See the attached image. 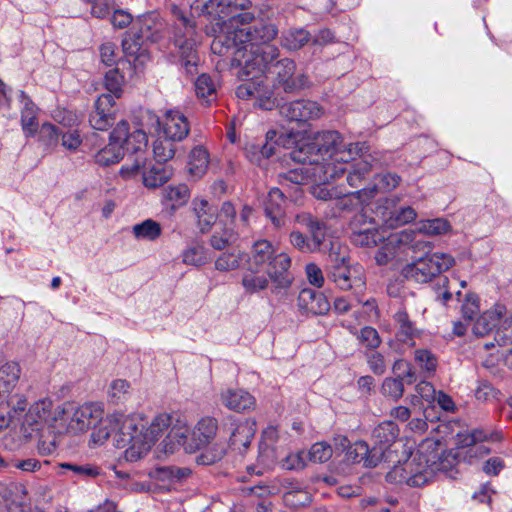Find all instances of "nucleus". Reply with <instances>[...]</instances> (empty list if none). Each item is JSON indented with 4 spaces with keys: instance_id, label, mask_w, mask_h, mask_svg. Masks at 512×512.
Here are the masks:
<instances>
[{
    "instance_id": "603ef678",
    "label": "nucleus",
    "mask_w": 512,
    "mask_h": 512,
    "mask_svg": "<svg viewBox=\"0 0 512 512\" xmlns=\"http://www.w3.org/2000/svg\"><path fill=\"white\" fill-rule=\"evenodd\" d=\"M450 229V224L443 218H436L431 220H426L421 223L418 230L419 233L427 234V235H441L448 232Z\"/></svg>"
},
{
    "instance_id": "f257e3e1",
    "label": "nucleus",
    "mask_w": 512,
    "mask_h": 512,
    "mask_svg": "<svg viewBox=\"0 0 512 512\" xmlns=\"http://www.w3.org/2000/svg\"><path fill=\"white\" fill-rule=\"evenodd\" d=\"M171 425L172 416L168 413H160L148 423L143 414L116 412L107 416L92 437L94 441L102 442L114 433L115 445L126 449V459L137 461L151 450Z\"/></svg>"
},
{
    "instance_id": "cd10ccee",
    "label": "nucleus",
    "mask_w": 512,
    "mask_h": 512,
    "mask_svg": "<svg viewBox=\"0 0 512 512\" xmlns=\"http://www.w3.org/2000/svg\"><path fill=\"white\" fill-rule=\"evenodd\" d=\"M503 438V433L500 430L475 429L464 438L463 442L466 446H473L475 454L484 456L491 450L483 442L499 443Z\"/></svg>"
},
{
    "instance_id": "7c9ffc66",
    "label": "nucleus",
    "mask_w": 512,
    "mask_h": 512,
    "mask_svg": "<svg viewBox=\"0 0 512 512\" xmlns=\"http://www.w3.org/2000/svg\"><path fill=\"white\" fill-rule=\"evenodd\" d=\"M399 435V429L393 421L380 423L373 431V447L379 448L383 453V459L388 457L389 449Z\"/></svg>"
},
{
    "instance_id": "473e14b6",
    "label": "nucleus",
    "mask_w": 512,
    "mask_h": 512,
    "mask_svg": "<svg viewBox=\"0 0 512 512\" xmlns=\"http://www.w3.org/2000/svg\"><path fill=\"white\" fill-rule=\"evenodd\" d=\"M192 209L200 231L208 232L217 220V209L203 198L193 199Z\"/></svg>"
},
{
    "instance_id": "9d476101",
    "label": "nucleus",
    "mask_w": 512,
    "mask_h": 512,
    "mask_svg": "<svg viewBox=\"0 0 512 512\" xmlns=\"http://www.w3.org/2000/svg\"><path fill=\"white\" fill-rule=\"evenodd\" d=\"M313 135H308L297 140L294 148L290 152V157L294 162L309 164L313 168V175L321 182L339 178L344 168L334 163H321L320 154H318L314 145Z\"/></svg>"
},
{
    "instance_id": "5fc2aeb1",
    "label": "nucleus",
    "mask_w": 512,
    "mask_h": 512,
    "mask_svg": "<svg viewBox=\"0 0 512 512\" xmlns=\"http://www.w3.org/2000/svg\"><path fill=\"white\" fill-rule=\"evenodd\" d=\"M191 473L188 468H179L175 466H166L157 469V477L161 480L177 482L186 478Z\"/></svg>"
},
{
    "instance_id": "bb28decb",
    "label": "nucleus",
    "mask_w": 512,
    "mask_h": 512,
    "mask_svg": "<svg viewBox=\"0 0 512 512\" xmlns=\"http://www.w3.org/2000/svg\"><path fill=\"white\" fill-rule=\"evenodd\" d=\"M298 307L313 315H325L331 308L326 296L310 288L302 289L298 295Z\"/></svg>"
},
{
    "instance_id": "f8f14e48",
    "label": "nucleus",
    "mask_w": 512,
    "mask_h": 512,
    "mask_svg": "<svg viewBox=\"0 0 512 512\" xmlns=\"http://www.w3.org/2000/svg\"><path fill=\"white\" fill-rule=\"evenodd\" d=\"M250 6V0H208L203 12L223 22L228 20L234 29L238 24H249L254 19V14L246 11Z\"/></svg>"
},
{
    "instance_id": "6ab92c4d",
    "label": "nucleus",
    "mask_w": 512,
    "mask_h": 512,
    "mask_svg": "<svg viewBox=\"0 0 512 512\" xmlns=\"http://www.w3.org/2000/svg\"><path fill=\"white\" fill-rule=\"evenodd\" d=\"M256 424L252 420H243L236 421L234 419H229V422L225 424V429L229 434V444L230 446L242 452L246 450L256 432Z\"/></svg>"
},
{
    "instance_id": "3c124183",
    "label": "nucleus",
    "mask_w": 512,
    "mask_h": 512,
    "mask_svg": "<svg viewBox=\"0 0 512 512\" xmlns=\"http://www.w3.org/2000/svg\"><path fill=\"white\" fill-rule=\"evenodd\" d=\"M414 360L416 365L426 374L430 375L435 372L437 359L431 351L427 349H417L415 351Z\"/></svg>"
},
{
    "instance_id": "4468645a",
    "label": "nucleus",
    "mask_w": 512,
    "mask_h": 512,
    "mask_svg": "<svg viewBox=\"0 0 512 512\" xmlns=\"http://www.w3.org/2000/svg\"><path fill=\"white\" fill-rule=\"evenodd\" d=\"M61 416V408L53 409L51 399H39L29 406L21 422L20 431L25 437H31L33 432L39 431L44 425L53 426L61 420Z\"/></svg>"
},
{
    "instance_id": "0e129e2a",
    "label": "nucleus",
    "mask_w": 512,
    "mask_h": 512,
    "mask_svg": "<svg viewBox=\"0 0 512 512\" xmlns=\"http://www.w3.org/2000/svg\"><path fill=\"white\" fill-rule=\"evenodd\" d=\"M62 469H67L72 471L74 474L78 475L80 478H94L99 475V470L97 467L92 465H77L71 463H63L61 464Z\"/></svg>"
},
{
    "instance_id": "ddd939ff",
    "label": "nucleus",
    "mask_w": 512,
    "mask_h": 512,
    "mask_svg": "<svg viewBox=\"0 0 512 512\" xmlns=\"http://www.w3.org/2000/svg\"><path fill=\"white\" fill-rule=\"evenodd\" d=\"M453 264L454 259L451 255L433 253L406 265L403 269V274L407 279L426 283L433 277L448 270Z\"/></svg>"
},
{
    "instance_id": "393cba45",
    "label": "nucleus",
    "mask_w": 512,
    "mask_h": 512,
    "mask_svg": "<svg viewBox=\"0 0 512 512\" xmlns=\"http://www.w3.org/2000/svg\"><path fill=\"white\" fill-rule=\"evenodd\" d=\"M415 236L413 231H402L400 233L385 236L386 242L380 247L375 255V260L379 265H386L396 255V248L409 245Z\"/></svg>"
},
{
    "instance_id": "dca6fc26",
    "label": "nucleus",
    "mask_w": 512,
    "mask_h": 512,
    "mask_svg": "<svg viewBox=\"0 0 512 512\" xmlns=\"http://www.w3.org/2000/svg\"><path fill=\"white\" fill-rule=\"evenodd\" d=\"M195 25L184 15L178 17L174 33V44L186 67L197 63Z\"/></svg>"
},
{
    "instance_id": "ea45409f",
    "label": "nucleus",
    "mask_w": 512,
    "mask_h": 512,
    "mask_svg": "<svg viewBox=\"0 0 512 512\" xmlns=\"http://www.w3.org/2000/svg\"><path fill=\"white\" fill-rule=\"evenodd\" d=\"M310 41L311 35L304 28H291L281 34L282 47L290 51H297Z\"/></svg>"
},
{
    "instance_id": "79ce46f5",
    "label": "nucleus",
    "mask_w": 512,
    "mask_h": 512,
    "mask_svg": "<svg viewBox=\"0 0 512 512\" xmlns=\"http://www.w3.org/2000/svg\"><path fill=\"white\" fill-rule=\"evenodd\" d=\"M190 198V191L184 184L168 186L163 191V199L171 204L173 209L184 206Z\"/></svg>"
},
{
    "instance_id": "338daca9",
    "label": "nucleus",
    "mask_w": 512,
    "mask_h": 512,
    "mask_svg": "<svg viewBox=\"0 0 512 512\" xmlns=\"http://www.w3.org/2000/svg\"><path fill=\"white\" fill-rule=\"evenodd\" d=\"M290 242L295 248L302 252L311 253L317 251L313 248L311 240L298 231L291 232Z\"/></svg>"
},
{
    "instance_id": "f704fd0d",
    "label": "nucleus",
    "mask_w": 512,
    "mask_h": 512,
    "mask_svg": "<svg viewBox=\"0 0 512 512\" xmlns=\"http://www.w3.org/2000/svg\"><path fill=\"white\" fill-rule=\"evenodd\" d=\"M363 150L362 155H359L360 157H363L359 161L355 162L354 164L350 165V168L348 169L344 163L341 162L337 166V168L342 167L344 168V171L342 174H340L339 177H341L345 172H347V182L351 187H358L361 185L365 177L371 172L372 170V163L368 160L366 156H364Z\"/></svg>"
},
{
    "instance_id": "9b49d317",
    "label": "nucleus",
    "mask_w": 512,
    "mask_h": 512,
    "mask_svg": "<svg viewBox=\"0 0 512 512\" xmlns=\"http://www.w3.org/2000/svg\"><path fill=\"white\" fill-rule=\"evenodd\" d=\"M61 421L66 425L67 432L77 434L95 427L102 421L104 410L99 403H85L81 406L68 404L61 408Z\"/></svg>"
},
{
    "instance_id": "5701e85b",
    "label": "nucleus",
    "mask_w": 512,
    "mask_h": 512,
    "mask_svg": "<svg viewBox=\"0 0 512 512\" xmlns=\"http://www.w3.org/2000/svg\"><path fill=\"white\" fill-rule=\"evenodd\" d=\"M221 403L229 410L247 412L255 408L256 400L248 391L240 388H227L220 394Z\"/></svg>"
},
{
    "instance_id": "b1692460",
    "label": "nucleus",
    "mask_w": 512,
    "mask_h": 512,
    "mask_svg": "<svg viewBox=\"0 0 512 512\" xmlns=\"http://www.w3.org/2000/svg\"><path fill=\"white\" fill-rule=\"evenodd\" d=\"M346 456L349 461L363 463L365 467H376L383 460L382 451L377 447L369 448L365 441H356L350 445Z\"/></svg>"
},
{
    "instance_id": "412c9836",
    "label": "nucleus",
    "mask_w": 512,
    "mask_h": 512,
    "mask_svg": "<svg viewBox=\"0 0 512 512\" xmlns=\"http://www.w3.org/2000/svg\"><path fill=\"white\" fill-rule=\"evenodd\" d=\"M280 137L277 132L270 130L266 133L265 142H248L244 147L246 158L254 164L259 165L263 159H267L276 153Z\"/></svg>"
},
{
    "instance_id": "58836bf2",
    "label": "nucleus",
    "mask_w": 512,
    "mask_h": 512,
    "mask_svg": "<svg viewBox=\"0 0 512 512\" xmlns=\"http://www.w3.org/2000/svg\"><path fill=\"white\" fill-rule=\"evenodd\" d=\"M271 278L268 275V271H253L249 269L247 265V271L242 278V286L245 291L250 294L258 293L265 290Z\"/></svg>"
},
{
    "instance_id": "49530a36",
    "label": "nucleus",
    "mask_w": 512,
    "mask_h": 512,
    "mask_svg": "<svg viewBox=\"0 0 512 512\" xmlns=\"http://www.w3.org/2000/svg\"><path fill=\"white\" fill-rule=\"evenodd\" d=\"M279 178L281 184L291 182L293 184L302 185L307 183L310 178L319 181V179L313 175V168L307 167L291 169L284 174H280Z\"/></svg>"
},
{
    "instance_id": "09e8293b",
    "label": "nucleus",
    "mask_w": 512,
    "mask_h": 512,
    "mask_svg": "<svg viewBox=\"0 0 512 512\" xmlns=\"http://www.w3.org/2000/svg\"><path fill=\"white\" fill-rule=\"evenodd\" d=\"M124 83V77L120 74L117 68L111 69L106 72L104 77V86L109 92L108 94L115 98H120L122 95V86Z\"/></svg>"
},
{
    "instance_id": "a19ab883",
    "label": "nucleus",
    "mask_w": 512,
    "mask_h": 512,
    "mask_svg": "<svg viewBox=\"0 0 512 512\" xmlns=\"http://www.w3.org/2000/svg\"><path fill=\"white\" fill-rule=\"evenodd\" d=\"M124 156V148L115 142H109L95 155L94 160L100 166H109L118 163Z\"/></svg>"
},
{
    "instance_id": "37998d69",
    "label": "nucleus",
    "mask_w": 512,
    "mask_h": 512,
    "mask_svg": "<svg viewBox=\"0 0 512 512\" xmlns=\"http://www.w3.org/2000/svg\"><path fill=\"white\" fill-rule=\"evenodd\" d=\"M195 92L198 98L206 104H210L216 99V86L211 77L207 74H201L195 81Z\"/></svg>"
},
{
    "instance_id": "052dcab7",
    "label": "nucleus",
    "mask_w": 512,
    "mask_h": 512,
    "mask_svg": "<svg viewBox=\"0 0 512 512\" xmlns=\"http://www.w3.org/2000/svg\"><path fill=\"white\" fill-rule=\"evenodd\" d=\"M417 217L416 211L410 207H402L393 213L390 219V226H401L412 222Z\"/></svg>"
},
{
    "instance_id": "8fccbe9b",
    "label": "nucleus",
    "mask_w": 512,
    "mask_h": 512,
    "mask_svg": "<svg viewBox=\"0 0 512 512\" xmlns=\"http://www.w3.org/2000/svg\"><path fill=\"white\" fill-rule=\"evenodd\" d=\"M461 313L465 320H475L480 315V299L475 293L469 292L465 295L461 306Z\"/></svg>"
},
{
    "instance_id": "39448f33",
    "label": "nucleus",
    "mask_w": 512,
    "mask_h": 512,
    "mask_svg": "<svg viewBox=\"0 0 512 512\" xmlns=\"http://www.w3.org/2000/svg\"><path fill=\"white\" fill-rule=\"evenodd\" d=\"M246 261L253 271L267 270L275 289H286L291 285L292 276L288 272L291 258L284 252L277 253L270 241H256Z\"/></svg>"
},
{
    "instance_id": "de8ad7c7",
    "label": "nucleus",
    "mask_w": 512,
    "mask_h": 512,
    "mask_svg": "<svg viewBox=\"0 0 512 512\" xmlns=\"http://www.w3.org/2000/svg\"><path fill=\"white\" fill-rule=\"evenodd\" d=\"M170 138H159L153 144V153L156 161L160 164L173 158L175 146Z\"/></svg>"
},
{
    "instance_id": "f03ea898",
    "label": "nucleus",
    "mask_w": 512,
    "mask_h": 512,
    "mask_svg": "<svg viewBox=\"0 0 512 512\" xmlns=\"http://www.w3.org/2000/svg\"><path fill=\"white\" fill-rule=\"evenodd\" d=\"M262 53H252L247 58L238 56L231 59V65L237 69L236 75L243 81L236 88V96L242 100H254V105L271 110L274 105L273 91L265 77L268 64L278 57L277 47H264Z\"/></svg>"
},
{
    "instance_id": "6e6d98bb",
    "label": "nucleus",
    "mask_w": 512,
    "mask_h": 512,
    "mask_svg": "<svg viewBox=\"0 0 512 512\" xmlns=\"http://www.w3.org/2000/svg\"><path fill=\"white\" fill-rule=\"evenodd\" d=\"M205 248L200 245L191 246L183 252V262L188 265L200 266L206 263Z\"/></svg>"
},
{
    "instance_id": "864d4df0",
    "label": "nucleus",
    "mask_w": 512,
    "mask_h": 512,
    "mask_svg": "<svg viewBox=\"0 0 512 512\" xmlns=\"http://www.w3.org/2000/svg\"><path fill=\"white\" fill-rule=\"evenodd\" d=\"M240 253H223L215 261V267L219 271H230L237 269L242 263Z\"/></svg>"
},
{
    "instance_id": "e433bc0d",
    "label": "nucleus",
    "mask_w": 512,
    "mask_h": 512,
    "mask_svg": "<svg viewBox=\"0 0 512 512\" xmlns=\"http://www.w3.org/2000/svg\"><path fill=\"white\" fill-rule=\"evenodd\" d=\"M385 240L384 230H380L374 225L354 230L351 234V241L361 247H374Z\"/></svg>"
},
{
    "instance_id": "69168bd1",
    "label": "nucleus",
    "mask_w": 512,
    "mask_h": 512,
    "mask_svg": "<svg viewBox=\"0 0 512 512\" xmlns=\"http://www.w3.org/2000/svg\"><path fill=\"white\" fill-rule=\"evenodd\" d=\"M129 137V124L127 121H120L110 134V142H115L118 145L126 146L127 138Z\"/></svg>"
},
{
    "instance_id": "2eb2a0df",
    "label": "nucleus",
    "mask_w": 512,
    "mask_h": 512,
    "mask_svg": "<svg viewBox=\"0 0 512 512\" xmlns=\"http://www.w3.org/2000/svg\"><path fill=\"white\" fill-rule=\"evenodd\" d=\"M328 278L336 286L344 291L352 290L354 299L357 302L362 301V296L366 290L365 270L360 264L347 265L342 259V263L334 265Z\"/></svg>"
},
{
    "instance_id": "774afa93",
    "label": "nucleus",
    "mask_w": 512,
    "mask_h": 512,
    "mask_svg": "<svg viewBox=\"0 0 512 512\" xmlns=\"http://www.w3.org/2000/svg\"><path fill=\"white\" fill-rule=\"evenodd\" d=\"M497 393V390L487 381H480L475 389L476 399L482 402L496 398Z\"/></svg>"
},
{
    "instance_id": "423d86ee",
    "label": "nucleus",
    "mask_w": 512,
    "mask_h": 512,
    "mask_svg": "<svg viewBox=\"0 0 512 512\" xmlns=\"http://www.w3.org/2000/svg\"><path fill=\"white\" fill-rule=\"evenodd\" d=\"M436 454H426L421 451L411 453L403 462L386 474V480L395 484H406L410 487H421L429 483L435 476L439 465Z\"/></svg>"
},
{
    "instance_id": "72a5a7b5",
    "label": "nucleus",
    "mask_w": 512,
    "mask_h": 512,
    "mask_svg": "<svg viewBox=\"0 0 512 512\" xmlns=\"http://www.w3.org/2000/svg\"><path fill=\"white\" fill-rule=\"evenodd\" d=\"M20 98L22 103L21 108V125L22 130L27 137L36 134L39 123L37 121V107L31 101V99L23 92H20Z\"/></svg>"
},
{
    "instance_id": "c756f323",
    "label": "nucleus",
    "mask_w": 512,
    "mask_h": 512,
    "mask_svg": "<svg viewBox=\"0 0 512 512\" xmlns=\"http://www.w3.org/2000/svg\"><path fill=\"white\" fill-rule=\"evenodd\" d=\"M285 196L279 188H272L264 205L265 215L276 228L285 225Z\"/></svg>"
},
{
    "instance_id": "4c0bfd02",
    "label": "nucleus",
    "mask_w": 512,
    "mask_h": 512,
    "mask_svg": "<svg viewBox=\"0 0 512 512\" xmlns=\"http://www.w3.org/2000/svg\"><path fill=\"white\" fill-rule=\"evenodd\" d=\"M171 176L172 170L169 167L157 163L143 172V184L149 189H155L164 185Z\"/></svg>"
},
{
    "instance_id": "13d9d810",
    "label": "nucleus",
    "mask_w": 512,
    "mask_h": 512,
    "mask_svg": "<svg viewBox=\"0 0 512 512\" xmlns=\"http://www.w3.org/2000/svg\"><path fill=\"white\" fill-rule=\"evenodd\" d=\"M404 386L402 379L386 378L382 384V393L393 400H398L402 397Z\"/></svg>"
},
{
    "instance_id": "c9c22d12",
    "label": "nucleus",
    "mask_w": 512,
    "mask_h": 512,
    "mask_svg": "<svg viewBox=\"0 0 512 512\" xmlns=\"http://www.w3.org/2000/svg\"><path fill=\"white\" fill-rule=\"evenodd\" d=\"M209 166V153L202 146L194 147L188 157V172L195 178H202Z\"/></svg>"
},
{
    "instance_id": "a211bd4d",
    "label": "nucleus",
    "mask_w": 512,
    "mask_h": 512,
    "mask_svg": "<svg viewBox=\"0 0 512 512\" xmlns=\"http://www.w3.org/2000/svg\"><path fill=\"white\" fill-rule=\"evenodd\" d=\"M280 114L290 122L306 123L319 119L324 111L315 101L296 100L284 103L280 106Z\"/></svg>"
},
{
    "instance_id": "a878e982",
    "label": "nucleus",
    "mask_w": 512,
    "mask_h": 512,
    "mask_svg": "<svg viewBox=\"0 0 512 512\" xmlns=\"http://www.w3.org/2000/svg\"><path fill=\"white\" fill-rule=\"evenodd\" d=\"M506 315V306L501 303H496L493 307L484 311L475 319L472 327L473 334L478 337L488 335Z\"/></svg>"
},
{
    "instance_id": "0eeeda50",
    "label": "nucleus",
    "mask_w": 512,
    "mask_h": 512,
    "mask_svg": "<svg viewBox=\"0 0 512 512\" xmlns=\"http://www.w3.org/2000/svg\"><path fill=\"white\" fill-rule=\"evenodd\" d=\"M21 376L20 365L15 361L0 360V408L20 423L29 408L27 395L15 390Z\"/></svg>"
},
{
    "instance_id": "aec40b11",
    "label": "nucleus",
    "mask_w": 512,
    "mask_h": 512,
    "mask_svg": "<svg viewBox=\"0 0 512 512\" xmlns=\"http://www.w3.org/2000/svg\"><path fill=\"white\" fill-rule=\"evenodd\" d=\"M115 101L109 94L100 95L95 102V110L91 113L89 122L92 128L100 131L107 130L115 121Z\"/></svg>"
},
{
    "instance_id": "1a4fd4ad",
    "label": "nucleus",
    "mask_w": 512,
    "mask_h": 512,
    "mask_svg": "<svg viewBox=\"0 0 512 512\" xmlns=\"http://www.w3.org/2000/svg\"><path fill=\"white\" fill-rule=\"evenodd\" d=\"M314 145L318 154H320L321 163H334L338 165L341 162H349L355 156L362 155L366 149L364 142L343 144V140L337 131H322L313 134Z\"/></svg>"
},
{
    "instance_id": "20e7f679",
    "label": "nucleus",
    "mask_w": 512,
    "mask_h": 512,
    "mask_svg": "<svg viewBox=\"0 0 512 512\" xmlns=\"http://www.w3.org/2000/svg\"><path fill=\"white\" fill-rule=\"evenodd\" d=\"M278 29L274 24L258 23L238 25L231 30L216 36L211 43V50L220 56H238L245 59L252 53H262L264 47H275L269 43L277 36Z\"/></svg>"
},
{
    "instance_id": "6e6552de",
    "label": "nucleus",
    "mask_w": 512,
    "mask_h": 512,
    "mask_svg": "<svg viewBox=\"0 0 512 512\" xmlns=\"http://www.w3.org/2000/svg\"><path fill=\"white\" fill-rule=\"evenodd\" d=\"M153 19L145 16L139 19L131 29L126 32L122 40V48L129 64L134 66L135 71H141L150 61V55L145 48V42H155L158 39L156 32H152Z\"/></svg>"
},
{
    "instance_id": "bf43d9fd",
    "label": "nucleus",
    "mask_w": 512,
    "mask_h": 512,
    "mask_svg": "<svg viewBox=\"0 0 512 512\" xmlns=\"http://www.w3.org/2000/svg\"><path fill=\"white\" fill-rule=\"evenodd\" d=\"M357 338L362 345L369 349H376L381 344L377 330L370 326L363 327Z\"/></svg>"
},
{
    "instance_id": "2f4dec72",
    "label": "nucleus",
    "mask_w": 512,
    "mask_h": 512,
    "mask_svg": "<svg viewBox=\"0 0 512 512\" xmlns=\"http://www.w3.org/2000/svg\"><path fill=\"white\" fill-rule=\"evenodd\" d=\"M401 181L400 176L394 173L378 174L374 177L372 185L365 187L356 193L359 198L370 199L377 193H385L395 189Z\"/></svg>"
},
{
    "instance_id": "c85d7f7f",
    "label": "nucleus",
    "mask_w": 512,
    "mask_h": 512,
    "mask_svg": "<svg viewBox=\"0 0 512 512\" xmlns=\"http://www.w3.org/2000/svg\"><path fill=\"white\" fill-rule=\"evenodd\" d=\"M393 320L397 327V331L395 333L396 341L407 345L408 347H413L415 345V338L419 336V330L415 323L410 319L407 311L405 309H400L394 314Z\"/></svg>"
},
{
    "instance_id": "c03bdc74",
    "label": "nucleus",
    "mask_w": 512,
    "mask_h": 512,
    "mask_svg": "<svg viewBox=\"0 0 512 512\" xmlns=\"http://www.w3.org/2000/svg\"><path fill=\"white\" fill-rule=\"evenodd\" d=\"M161 233L160 224L152 219H147L133 226V234L136 239L154 241L160 237Z\"/></svg>"
},
{
    "instance_id": "7ed1b4c3",
    "label": "nucleus",
    "mask_w": 512,
    "mask_h": 512,
    "mask_svg": "<svg viewBox=\"0 0 512 512\" xmlns=\"http://www.w3.org/2000/svg\"><path fill=\"white\" fill-rule=\"evenodd\" d=\"M218 430V421L214 417H202L194 426L188 440L189 429L185 423L178 422L173 425L163 440L165 453H172L177 446H184L187 452L193 453L202 450L197 462L202 465H211L221 460L226 449L223 444L212 443Z\"/></svg>"
},
{
    "instance_id": "a18cd8bd",
    "label": "nucleus",
    "mask_w": 512,
    "mask_h": 512,
    "mask_svg": "<svg viewBox=\"0 0 512 512\" xmlns=\"http://www.w3.org/2000/svg\"><path fill=\"white\" fill-rule=\"evenodd\" d=\"M509 327H504L496 331L494 336L495 342H485L483 344L486 350L498 346L502 351L501 355L504 357L508 353L509 348H512V315L509 321Z\"/></svg>"
},
{
    "instance_id": "e2e57ef3",
    "label": "nucleus",
    "mask_w": 512,
    "mask_h": 512,
    "mask_svg": "<svg viewBox=\"0 0 512 512\" xmlns=\"http://www.w3.org/2000/svg\"><path fill=\"white\" fill-rule=\"evenodd\" d=\"M148 143L146 133L141 129H136L127 138L126 149L132 152H138L142 148H145Z\"/></svg>"
},
{
    "instance_id": "4be33fe9",
    "label": "nucleus",
    "mask_w": 512,
    "mask_h": 512,
    "mask_svg": "<svg viewBox=\"0 0 512 512\" xmlns=\"http://www.w3.org/2000/svg\"><path fill=\"white\" fill-rule=\"evenodd\" d=\"M162 126L165 136L173 141H182L190 131L188 119L179 110H167Z\"/></svg>"
},
{
    "instance_id": "4d7b16f0",
    "label": "nucleus",
    "mask_w": 512,
    "mask_h": 512,
    "mask_svg": "<svg viewBox=\"0 0 512 512\" xmlns=\"http://www.w3.org/2000/svg\"><path fill=\"white\" fill-rule=\"evenodd\" d=\"M284 500L292 506L305 505L311 501L310 494L300 486L292 487L284 494Z\"/></svg>"
},
{
    "instance_id": "f3484780",
    "label": "nucleus",
    "mask_w": 512,
    "mask_h": 512,
    "mask_svg": "<svg viewBox=\"0 0 512 512\" xmlns=\"http://www.w3.org/2000/svg\"><path fill=\"white\" fill-rule=\"evenodd\" d=\"M273 61L268 64L266 72L276 76V80L285 92H295L306 86L307 78L305 75H294L296 65L293 60L284 58L276 63H273Z\"/></svg>"
},
{
    "instance_id": "680f3d73",
    "label": "nucleus",
    "mask_w": 512,
    "mask_h": 512,
    "mask_svg": "<svg viewBox=\"0 0 512 512\" xmlns=\"http://www.w3.org/2000/svg\"><path fill=\"white\" fill-rule=\"evenodd\" d=\"M310 459L314 462L323 463L332 456V448L324 442H318L312 445L309 451Z\"/></svg>"
}]
</instances>
